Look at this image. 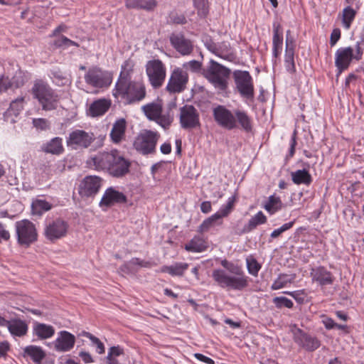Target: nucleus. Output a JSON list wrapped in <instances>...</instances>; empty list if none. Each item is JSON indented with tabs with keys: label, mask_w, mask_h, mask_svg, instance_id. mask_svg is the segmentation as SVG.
<instances>
[{
	"label": "nucleus",
	"mask_w": 364,
	"mask_h": 364,
	"mask_svg": "<svg viewBox=\"0 0 364 364\" xmlns=\"http://www.w3.org/2000/svg\"><path fill=\"white\" fill-rule=\"evenodd\" d=\"M221 264L226 270L216 269L212 273L213 280L220 287L228 291H242L249 286L250 279L242 267L226 259Z\"/></svg>",
	"instance_id": "f257e3e1"
},
{
	"label": "nucleus",
	"mask_w": 364,
	"mask_h": 364,
	"mask_svg": "<svg viewBox=\"0 0 364 364\" xmlns=\"http://www.w3.org/2000/svg\"><path fill=\"white\" fill-rule=\"evenodd\" d=\"M215 121L221 127L232 130L237 127V124L247 132L252 129V120L247 113L242 109L231 111L223 105H218L213 111Z\"/></svg>",
	"instance_id": "f03ea898"
},
{
	"label": "nucleus",
	"mask_w": 364,
	"mask_h": 364,
	"mask_svg": "<svg viewBox=\"0 0 364 364\" xmlns=\"http://www.w3.org/2000/svg\"><path fill=\"white\" fill-rule=\"evenodd\" d=\"M31 93L43 110L52 111L58 108L60 97L47 82L41 79L36 80L31 88Z\"/></svg>",
	"instance_id": "7ed1b4c3"
},
{
	"label": "nucleus",
	"mask_w": 364,
	"mask_h": 364,
	"mask_svg": "<svg viewBox=\"0 0 364 364\" xmlns=\"http://www.w3.org/2000/svg\"><path fill=\"white\" fill-rule=\"evenodd\" d=\"M146 87L142 81H127L117 82L113 90V95L120 97L127 104H134L144 100L146 97Z\"/></svg>",
	"instance_id": "20e7f679"
},
{
	"label": "nucleus",
	"mask_w": 364,
	"mask_h": 364,
	"mask_svg": "<svg viewBox=\"0 0 364 364\" xmlns=\"http://www.w3.org/2000/svg\"><path fill=\"white\" fill-rule=\"evenodd\" d=\"M164 103L162 100L157 99L155 101L147 103L141 107V110L145 116L151 121L156 122L158 124L166 129L170 126L173 121V114L171 111L175 109L176 104L175 102L168 105V110L164 112Z\"/></svg>",
	"instance_id": "39448f33"
},
{
	"label": "nucleus",
	"mask_w": 364,
	"mask_h": 364,
	"mask_svg": "<svg viewBox=\"0 0 364 364\" xmlns=\"http://www.w3.org/2000/svg\"><path fill=\"white\" fill-rule=\"evenodd\" d=\"M364 52L363 41H357L354 47L348 46L338 48L335 53V66L337 75H341L350 65L355 60L359 61L362 59Z\"/></svg>",
	"instance_id": "423d86ee"
},
{
	"label": "nucleus",
	"mask_w": 364,
	"mask_h": 364,
	"mask_svg": "<svg viewBox=\"0 0 364 364\" xmlns=\"http://www.w3.org/2000/svg\"><path fill=\"white\" fill-rule=\"evenodd\" d=\"M204 75L216 89L223 91L228 87L230 70L218 62L210 60Z\"/></svg>",
	"instance_id": "0eeeda50"
},
{
	"label": "nucleus",
	"mask_w": 364,
	"mask_h": 364,
	"mask_svg": "<svg viewBox=\"0 0 364 364\" xmlns=\"http://www.w3.org/2000/svg\"><path fill=\"white\" fill-rule=\"evenodd\" d=\"M160 137L158 132L144 129L136 136L133 146L137 152L143 155L155 154Z\"/></svg>",
	"instance_id": "6e6552de"
},
{
	"label": "nucleus",
	"mask_w": 364,
	"mask_h": 364,
	"mask_svg": "<svg viewBox=\"0 0 364 364\" xmlns=\"http://www.w3.org/2000/svg\"><path fill=\"white\" fill-rule=\"evenodd\" d=\"M84 79L88 86L97 90L107 88L112 82L111 73L96 65L87 70Z\"/></svg>",
	"instance_id": "1a4fd4ad"
},
{
	"label": "nucleus",
	"mask_w": 364,
	"mask_h": 364,
	"mask_svg": "<svg viewBox=\"0 0 364 364\" xmlns=\"http://www.w3.org/2000/svg\"><path fill=\"white\" fill-rule=\"evenodd\" d=\"M18 243L28 247L38 239V233L35 225L28 220L17 221L15 224Z\"/></svg>",
	"instance_id": "9d476101"
},
{
	"label": "nucleus",
	"mask_w": 364,
	"mask_h": 364,
	"mask_svg": "<svg viewBox=\"0 0 364 364\" xmlns=\"http://www.w3.org/2000/svg\"><path fill=\"white\" fill-rule=\"evenodd\" d=\"M146 73L154 88L157 89L163 85L166 76V68L161 60L159 59L149 60L146 65Z\"/></svg>",
	"instance_id": "9b49d317"
},
{
	"label": "nucleus",
	"mask_w": 364,
	"mask_h": 364,
	"mask_svg": "<svg viewBox=\"0 0 364 364\" xmlns=\"http://www.w3.org/2000/svg\"><path fill=\"white\" fill-rule=\"evenodd\" d=\"M233 78L236 88L242 97L247 99L253 98L255 91L252 77L248 71L235 70Z\"/></svg>",
	"instance_id": "f8f14e48"
},
{
	"label": "nucleus",
	"mask_w": 364,
	"mask_h": 364,
	"mask_svg": "<svg viewBox=\"0 0 364 364\" xmlns=\"http://www.w3.org/2000/svg\"><path fill=\"white\" fill-rule=\"evenodd\" d=\"M95 139V136L92 132L75 129L70 133L66 143L67 146L72 149H84L88 148Z\"/></svg>",
	"instance_id": "ddd939ff"
},
{
	"label": "nucleus",
	"mask_w": 364,
	"mask_h": 364,
	"mask_svg": "<svg viewBox=\"0 0 364 364\" xmlns=\"http://www.w3.org/2000/svg\"><path fill=\"white\" fill-rule=\"evenodd\" d=\"M204 44L210 52L225 60L232 62L235 59L233 49L229 42L223 41L216 43L212 39L206 38Z\"/></svg>",
	"instance_id": "4468645a"
},
{
	"label": "nucleus",
	"mask_w": 364,
	"mask_h": 364,
	"mask_svg": "<svg viewBox=\"0 0 364 364\" xmlns=\"http://www.w3.org/2000/svg\"><path fill=\"white\" fill-rule=\"evenodd\" d=\"M68 227L66 221L61 218H56L48 222L46 225L44 235L48 240L55 242L66 236Z\"/></svg>",
	"instance_id": "2eb2a0df"
},
{
	"label": "nucleus",
	"mask_w": 364,
	"mask_h": 364,
	"mask_svg": "<svg viewBox=\"0 0 364 364\" xmlns=\"http://www.w3.org/2000/svg\"><path fill=\"white\" fill-rule=\"evenodd\" d=\"M102 180L96 176H88L83 178L78 187V193L82 198H92L99 192Z\"/></svg>",
	"instance_id": "dca6fc26"
},
{
	"label": "nucleus",
	"mask_w": 364,
	"mask_h": 364,
	"mask_svg": "<svg viewBox=\"0 0 364 364\" xmlns=\"http://www.w3.org/2000/svg\"><path fill=\"white\" fill-rule=\"evenodd\" d=\"M293 334L294 342L308 351H314L321 346V342L316 337L305 333L300 328L294 329Z\"/></svg>",
	"instance_id": "f3484780"
},
{
	"label": "nucleus",
	"mask_w": 364,
	"mask_h": 364,
	"mask_svg": "<svg viewBox=\"0 0 364 364\" xmlns=\"http://www.w3.org/2000/svg\"><path fill=\"white\" fill-rule=\"evenodd\" d=\"M116 149L110 151L99 152L97 154L90 156L87 160V164L90 167L97 171H107L110 166L111 161L114 159V155Z\"/></svg>",
	"instance_id": "a211bd4d"
},
{
	"label": "nucleus",
	"mask_w": 364,
	"mask_h": 364,
	"mask_svg": "<svg viewBox=\"0 0 364 364\" xmlns=\"http://www.w3.org/2000/svg\"><path fill=\"white\" fill-rule=\"evenodd\" d=\"M126 202L127 197L123 193L117 191L113 187H109L105 191L99 205L103 210H105L115 204Z\"/></svg>",
	"instance_id": "6ab92c4d"
},
{
	"label": "nucleus",
	"mask_w": 364,
	"mask_h": 364,
	"mask_svg": "<svg viewBox=\"0 0 364 364\" xmlns=\"http://www.w3.org/2000/svg\"><path fill=\"white\" fill-rule=\"evenodd\" d=\"M129 161L120 155L117 150L107 172L112 176L122 177L129 172Z\"/></svg>",
	"instance_id": "aec40b11"
},
{
	"label": "nucleus",
	"mask_w": 364,
	"mask_h": 364,
	"mask_svg": "<svg viewBox=\"0 0 364 364\" xmlns=\"http://www.w3.org/2000/svg\"><path fill=\"white\" fill-rule=\"evenodd\" d=\"M75 343V336L67 331H61L53 341L54 349L57 352H68L71 350Z\"/></svg>",
	"instance_id": "412c9836"
},
{
	"label": "nucleus",
	"mask_w": 364,
	"mask_h": 364,
	"mask_svg": "<svg viewBox=\"0 0 364 364\" xmlns=\"http://www.w3.org/2000/svg\"><path fill=\"white\" fill-rule=\"evenodd\" d=\"M310 276L312 282L318 283L320 286L332 284L334 280L331 272L321 266L312 268Z\"/></svg>",
	"instance_id": "4be33fe9"
},
{
	"label": "nucleus",
	"mask_w": 364,
	"mask_h": 364,
	"mask_svg": "<svg viewBox=\"0 0 364 364\" xmlns=\"http://www.w3.org/2000/svg\"><path fill=\"white\" fill-rule=\"evenodd\" d=\"M55 333V328L50 324L35 321L32 326L33 336L38 340L51 338Z\"/></svg>",
	"instance_id": "5701e85b"
},
{
	"label": "nucleus",
	"mask_w": 364,
	"mask_h": 364,
	"mask_svg": "<svg viewBox=\"0 0 364 364\" xmlns=\"http://www.w3.org/2000/svg\"><path fill=\"white\" fill-rule=\"evenodd\" d=\"M272 36V56L277 58L282 53L283 48V31L281 25L277 22H274Z\"/></svg>",
	"instance_id": "b1692460"
},
{
	"label": "nucleus",
	"mask_w": 364,
	"mask_h": 364,
	"mask_svg": "<svg viewBox=\"0 0 364 364\" xmlns=\"http://www.w3.org/2000/svg\"><path fill=\"white\" fill-rule=\"evenodd\" d=\"M112 101L109 99L101 98L92 102L88 109V114L92 117L104 115L110 108Z\"/></svg>",
	"instance_id": "393cba45"
},
{
	"label": "nucleus",
	"mask_w": 364,
	"mask_h": 364,
	"mask_svg": "<svg viewBox=\"0 0 364 364\" xmlns=\"http://www.w3.org/2000/svg\"><path fill=\"white\" fill-rule=\"evenodd\" d=\"M6 327L14 337H23L27 335L28 331V323L20 318L8 321Z\"/></svg>",
	"instance_id": "a878e982"
},
{
	"label": "nucleus",
	"mask_w": 364,
	"mask_h": 364,
	"mask_svg": "<svg viewBox=\"0 0 364 364\" xmlns=\"http://www.w3.org/2000/svg\"><path fill=\"white\" fill-rule=\"evenodd\" d=\"M166 90L170 94L182 92V70L181 68H178L172 72Z\"/></svg>",
	"instance_id": "bb28decb"
},
{
	"label": "nucleus",
	"mask_w": 364,
	"mask_h": 364,
	"mask_svg": "<svg viewBox=\"0 0 364 364\" xmlns=\"http://www.w3.org/2000/svg\"><path fill=\"white\" fill-rule=\"evenodd\" d=\"M126 128L127 122L124 119H117L114 123L109 134L114 144H119L124 139Z\"/></svg>",
	"instance_id": "cd10ccee"
},
{
	"label": "nucleus",
	"mask_w": 364,
	"mask_h": 364,
	"mask_svg": "<svg viewBox=\"0 0 364 364\" xmlns=\"http://www.w3.org/2000/svg\"><path fill=\"white\" fill-rule=\"evenodd\" d=\"M135 61L132 58L126 60L121 66V71L117 82L131 81L135 70Z\"/></svg>",
	"instance_id": "c85d7f7f"
},
{
	"label": "nucleus",
	"mask_w": 364,
	"mask_h": 364,
	"mask_svg": "<svg viewBox=\"0 0 364 364\" xmlns=\"http://www.w3.org/2000/svg\"><path fill=\"white\" fill-rule=\"evenodd\" d=\"M156 0H125V6L128 9H144L153 11L157 6Z\"/></svg>",
	"instance_id": "c756f323"
},
{
	"label": "nucleus",
	"mask_w": 364,
	"mask_h": 364,
	"mask_svg": "<svg viewBox=\"0 0 364 364\" xmlns=\"http://www.w3.org/2000/svg\"><path fill=\"white\" fill-rule=\"evenodd\" d=\"M199 124L196 110L192 106L183 107V128H193Z\"/></svg>",
	"instance_id": "7c9ffc66"
},
{
	"label": "nucleus",
	"mask_w": 364,
	"mask_h": 364,
	"mask_svg": "<svg viewBox=\"0 0 364 364\" xmlns=\"http://www.w3.org/2000/svg\"><path fill=\"white\" fill-rule=\"evenodd\" d=\"M41 149L45 153L60 155L64 151L63 139L58 136L54 137L48 142L44 144Z\"/></svg>",
	"instance_id": "2f4dec72"
},
{
	"label": "nucleus",
	"mask_w": 364,
	"mask_h": 364,
	"mask_svg": "<svg viewBox=\"0 0 364 364\" xmlns=\"http://www.w3.org/2000/svg\"><path fill=\"white\" fill-rule=\"evenodd\" d=\"M296 279L294 274H281L274 281L271 286L272 290H279L282 288L288 287L290 284L293 283Z\"/></svg>",
	"instance_id": "473e14b6"
},
{
	"label": "nucleus",
	"mask_w": 364,
	"mask_h": 364,
	"mask_svg": "<svg viewBox=\"0 0 364 364\" xmlns=\"http://www.w3.org/2000/svg\"><path fill=\"white\" fill-rule=\"evenodd\" d=\"M263 207L269 215H274L282 209L284 204L279 196L272 195L269 196Z\"/></svg>",
	"instance_id": "72a5a7b5"
},
{
	"label": "nucleus",
	"mask_w": 364,
	"mask_h": 364,
	"mask_svg": "<svg viewBox=\"0 0 364 364\" xmlns=\"http://www.w3.org/2000/svg\"><path fill=\"white\" fill-rule=\"evenodd\" d=\"M267 221L266 215L262 212L259 211L253 215L247 224L244 227V232H249L255 230L258 225L265 224Z\"/></svg>",
	"instance_id": "f704fd0d"
},
{
	"label": "nucleus",
	"mask_w": 364,
	"mask_h": 364,
	"mask_svg": "<svg viewBox=\"0 0 364 364\" xmlns=\"http://www.w3.org/2000/svg\"><path fill=\"white\" fill-rule=\"evenodd\" d=\"M291 176L292 181L297 185L304 184L309 186L312 181L311 176L306 169L291 172Z\"/></svg>",
	"instance_id": "c9c22d12"
},
{
	"label": "nucleus",
	"mask_w": 364,
	"mask_h": 364,
	"mask_svg": "<svg viewBox=\"0 0 364 364\" xmlns=\"http://www.w3.org/2000/svg\"><path fill=\"white\" fill-rule=\"evenodd\" d=\"M208 247L206 241L200 236L194 237L188 244L185 249L193 252H201Z\"/></svg>",
	"instance_id": "e433bc0d"
},
{
	"label": "nucleus",
	"mask_w": 364,
	"mask_h": 364,
	"mask_svg": "<svg viewBox=\"0 0 364 364\" xmlns=\"http://www.w3.org/2000/svg\"><path fill=\"white\" fill-rule=\"evenodd\" d=\"M154 265V262L150 261H145L137 257H134L121 267V269L124 272H129L134 268L135 266L140 267L151 268Z\"/></svg>",
	"instance_id": "4c0bfd02"
},
{
	"label": "nucleus",
	"mask_w": 364,
	"mask_h": 364,
	"mask_svg": "<svg viewBox=\"0 0 364 364\" xmlns=\"http://www.w3.org/2000/svg\"><path fill=\"white\" fill-rule=\"evenodd\" d=\"M356 11L351 6L343 9L342 12V24L346 30L350 29L356 16Z\"/></svg>",
	"instance_id": "58836bf2"
},
{
	"label": "nucleus",
	"mask_w": 364,
	"mask_h": 364,
	"mask_svg": "<svg viewBox=\"0 0 364 364\" xmlns=\"http://www.w3.org/2000/svg\"><path fill=\"white\" fill-rule=\"evenodd\" d=\"M31 208L34 214L41 215L50 210L52 208V205L46 200L36 199L32 202Z\"/></svg>",
	"instance_id": "ea45409f"
},
{
	"label": "nucleus",
	"mask_w": 364,
	"mask_h": 364,
	"mask_svg": "<svg viewBox=\"0 0 364 364\" xmlns=\"http://www.w3.org/2000/svg\"><path fill=\"white\" fill-rule=\"evenodd\" d=\"M233 207L234 198L230 197L228 199L227 202L222 205L220 209L214 214L219 219V220L223 221V218H225L230 215L233 209Z\"/></svg>",
	"instance_id": "a19ab883"
},
{
	"label": "nucleus",
	"mask_w": 364,
	"mask_h": 364,
	"mask_svg": "<svg viewBox=\"0 0 364 364\" xmlns=\"http://www.w3.org/2000/svg\"><path fill=\"white\" fill-rule=\"evenodd\" d=\"M124 355V350L119 346H112L109 349L108 354L107 356V364H122L119 357Z\"/></svg>",
	"instance_id": "79ce46f5"
},
{
	"label": "nucleus",
	"mask_w": 364,
	"mask_h": 364,
	"mask_svg": "<svg viewBox=\"0 0 364 364\" xmlns=\"http://www.w3.org/2000/svg\"><path fill=\"white\" fill-rule=\"evenodd\" d=\"M222 224L223 221L219 220L215 214H213L203 221V223L198 227V231L200 232H205L208 231L211 228L217 225H221Z\"/></svg>",
	"instance_id": "37998d69"
},
{
	"label": "nucleus",
	"mask_w": 364,
	"mask_h": 364,
	"mask_svg": "<svg viewBox=\"0 0 364 364\" xmlns=\"http://www.w3.org/2000/svg\"><path fill=\"white\" fill-rule=\"evenodd\" d=\"M24 105V97H21L13 100L10 107L7 110V113L14 116H18L19 113L23 110Z\"/></svg>",
	"instance_id": "c03bdc74"
},
{
	"label": "nucleus",
	"mask_w": 364,
	"mask_h": 364,
	"mask_svg": "<svg viewBox=\"0 0 364 364\" xmlns=\"http://www.w3.org/2000/svg\"><path fill=\"white\" fill-rule=\"evenodd\" d=\"M53 45L55 48H63L64 49L70 46L79 47V44L77 43L63 35L55 39Z\"/></svg>",
	"instance_id": "a18cd8bd"
},
{
	"label": "nucleus",
	"mask_w": 364,
	"mask_h": 364,
	"mask_svg": "<svg viewBox=\"0 0 364 364\" xmlns=\"http://www.w3.org/2000/svg\"><path fill=\"white\" fill-rule=\"evenodd\" d=\"M80 336H85V337L89 338L92 341L93 345H95L96 346V351L97 353H99V354L105 353V345L98 338L93 336L90 332H87L85 331H82L80 333Z\"/></svg>",
	"instance_id": "49530a36"
},
{
	"label": "nucleus",
	"mask_w": 364,
	"mask_h": 364,
	"mask_svg": "<svg viewBox=\"0 0 364 364\" xmlns=\"http://www.w3.org/2000/svg\"><path fill=\"white\" fill-rule=\"evenodd\" d=\"M28 80V74L21 70L16 72L11 82V85L16 88L22 87Z\"/></svg>",
	"instance_id": "de8ad7c7"
},
{
	"label": "nucleus",
	"mask_w": 364,
	"mask_h": 364,
	"mask_svg": "<svg viewBox=\"0 0 364 364\" xmlns=\"http://www.w3.org/2000/svg\"><path fill=\"white\" fill-rule=\"evenodd\" d=\"M247 268L249 274L252 276H257L261 265L257 261L252 257H248L246 259Z\"/></svg>",
	"instance_id": "09e8293b"
},
{
	"label": "nucleus",
	"mask_w": 364,
	"mask_h": 364,
	"mask_svg": "<svg viewBox=\"0 0 364 364\" xmlns=\"http://www.w3.org/2000/svg\"><path fill=\"white\" fill-rule=\"evenodd\" d=\"M194 6L198 10V14L201 17H205L208 13V0H193Z\"/></svg>",
	"instance_id": "8fccbe9b"
},
{
	"label": "nucleus",
	"mask_w": 364,
	"mask_h": 364,
	"mask_svg": "<svg viewBox=\"0 0 364 364\" xmlns=\"http://www.w3.org/2000/svg\"><path fill=\"white\" fill-rule=\"evenodd\" d=\"M284 65L286 70L289 73H294L296 71L294 63V53L285 52Z\"/></svg>",
	"instance_id": "3c124183"
},
{
	"label": "nucleus",
	"mask_w": 364,
	"mask_h": 364,
	"mask_svg": "<svg viewBox=\"0 0 364 364\" xmlns=\"http://www.w3.org/2000/svg\"><path fill=\"white\" fill-rule=\"evenodd\" d=\"M273 303L278 309H281L282 307L291 309L294 306L292 301L284 296H277L274 298Z\"/></svg>",
	"instance_id": "603ef678"
},
{
	"label": "nucleus",
	"mask_w": 364,
	"mask_h": 364,
	"mask_svg": "<svg viewBox=\"0 0 364 364\" xmlns=\"http://www.w3.org/2000/svg\"><path fill=\"white\" fill-rule=\"evenodd\" d=\"M295 46V40L291 35V31L288 30L286 33L285 52L294 53Z\"/></svg>",
	"instance_id": "864d4df0"
},
{
	"label": "nucleus",
	"mask_w": 364,
	"mask_h": 364,
	"mask_svg": "<svg viewBox=\"0 0 364 364\" xmlns=\"http://www.w3.org/2000/svg\"><path fill=\"white\" fill-rule=\"evenodd\" d=\"M294 221H291L289 223H287L283 224L280 228L273 230L272 232L270 235V237L272 238H276V237H279L284 232H285V231L289 230L290 228H291L293 225H294Z\"/></svg>",
	"instance_id": "5fc2aeb1"
},
{
	"label": "nucleus",
	"mask_w": 364,
	"mask_h": 364,
	"mask_svg": "<svg viewBox=\"0 0 364 364\" xmlns=\"http://www.w3.org/2000/svg\"><path fill=\"white\" fill-rule=\"evenodd\" d=\"M171 43L173 48L182 54V36L173 34L170 38Z\"/></svg>",
	"instance_id": "6e6d98bb"
},
{
	"label": "nucleus",
	"mask_w": 364,
	"mask_h": 364,
	"mask_svg": "<svg viewBox=\"0 0 364 364\" xmlns=\"http://www.w3.org/2000/svg\"><path fill=\"white\" fill-rule=\"evenodd\" d=\"M33 124L36 129L41 130H46L49 127L48 120L44 118L33 119Z\"/></svg>",
	"instance_id": "4d7b16f0"
},
{
	"label": "nucleus",
	"mask_w": 364,
	"mask_h": 364,
	"mask_svg": "<svg viewBox=\"0 0 364 364\" xmlns=\"http://www.w3.org/2000/svg\"><path fill=\"white\" fill-rule=\"evenodd\" d=\"M321 323L324 325L326 329L330 330L336 327V323L330 317L326 315L321 316Z\"/></svg>",
	"instance_id": "13d9d810"
},
{
	"label": "nucleus",
	"mask_w": 364,
	"mask_h": 364,
	"mask_svg": "<svg viewBox=\"0 0 364 364\" xmlns=\"http://www.w3.org/2000/svg\"><path fill=\"white\" fill-rule=\"evenodd\" d=\"M11 235L6 225L0 222V242L1 241L7 242L10 240Z\"/></svg>",
	"instance_id": "bf43d9fd"
},
{
	"label": "nucleus",
	"mask_w": 364,
	"mask_h": 364,
	"mask_svg": "<svg viewBox=\"0 0 364 364\" xmlns=\"http://www.w3.org/2000/svg\"><path fill=\"white\" fill-rule=\"evenodd\" d=\"M11 86L9 77H5L4 76L0 77V93L6 91Z\"/></svg>",
	"instance_id": "052dcab7"
},
{
	"label": "nucleus",
	"mask_w": 364,
	"mask_h": 364,
	"mask_svg": "<svg viewBox=\"0 0 364 364\" xmlns=\"http://www.w3.org/2000/svg\"><path fill=\"white\" fill-rule=\"evenodd\" d=\"M161 271L164 272H168L172 275L181 274L182 273V267H164L161 269Z\"/></svg>",
	"instance_id": "680f3d73"
},
{
	"label": "nucleus",
	"mask_w": 364,
	"mask_h": 364,
	"mask_svg": "<svg viewBox=\"0 0 364 364\" xmlns=\"http://www.w3.org/2000/svg\"><path fill=\"white\" fill-rule=\"evenodd\" d=\"M183 67L186 69H189L193 72H196L200 69L201 64L197 60H191L188 63L183 64Z\"/></svg>",
	"instance_id": "e2e57ef3"
},
{
	"label": "nucleus",
	"mask_w": 364,
	"mask_h": 364,
	"mask_svg": "<svg viewBox=\"0 0 364 364\" xmlns=\"http://www.w3.org/2000/svg\"><path fill=\"white\" fill-rule=\"evenodd\" d=\"M341 38V30L339 28H335L333 30L331 38L330 44L331 46H334Z\"/></svg>",
	"instance_id": "0e129e2a"
},
{
	"label": "nucleus",
	"mask_w": 364,
	"mask_h": 364,
	"mask_svg": "<svg viewBox=\"0 0 364 364\" xmlns=\"http://www.w3.org/2000/svg\"><path fill=\"white\" fill-rule=\"evenodd\" d=\"M10 348L9 343L7 341L0 342V358H4Z\"/></svg>",
	"instance_id": "69168bd1"
},
{
	"label": "nucleus",
	"mask_w": 364,
	"mask_h": 364,
	"mask_svg": "<svg viewBox=\"0 0 364 364\" xmlns=\"http://www.w3.org/2000/svg\"><path fill=\"white\" fill-rule=\"evenodd\" d=\"M79 355L85 363H90L93 362L92 357L88 352L81 351Z\"/></svg>",
	"instance_id": "338daca9"
},
{
	"label": "nucleus",
	"mask_w": 364,
	"mask_h": 364,
	"mask_svg": "<svg viewBox=\"0 0 364 364\" xmlns=\"http://www.w3.org/2000/svg\"><path fill=\"white\" fill-rule=\"evenodd\" d=\"M195 357L198 360H200V361H202V362H203V363H205L206 364H214V360L213 359H211L210 358H208L207 356H205L203 354L196 353L195 354Z\"/></svg>",
	"instance_id": "774afa93"
}]
</instances>
